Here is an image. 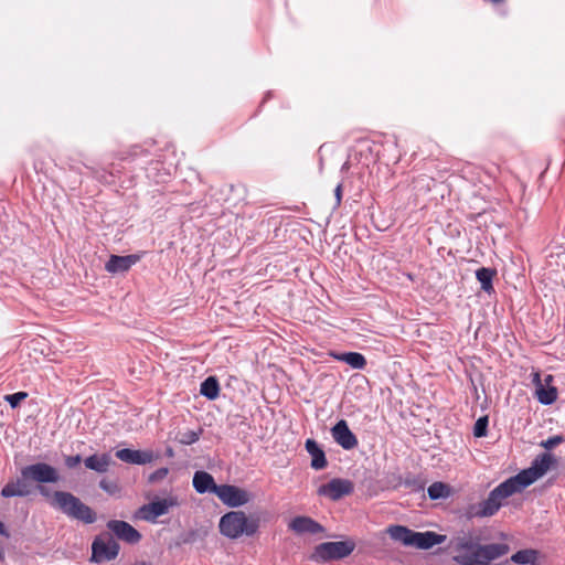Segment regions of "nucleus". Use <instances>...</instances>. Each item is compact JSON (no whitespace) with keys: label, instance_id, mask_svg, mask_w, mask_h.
Wrapping results in <instances>:
<instances>
[{"label":"nucleus","instance_id":"f257e3e1","mask_svg":"<svg viewBox=\"0 0 565 565\" xmlns=\"http://www.w3.org/2000/svg\"><path fill=\"white\" fill-rule=\"evenodd\" d=\"M452 559L459 565H489L510 552L507 543L480 544L478 537L459 535L451 541Z\"/></svg>","mask_w":565,"mask_h":565},{"label":"nucleus","instance_id":"f03ea898","mask_svg":"<svg viewBox=\"0 0 565 565\" xmlns=\"http://www.w3.org/2000/svg\"><path fill=\"white\" fill-rule=\"evenodd\" d=\"M51 507L61 511L66 516L85 524H92L97 519L92 508L67 491L53 492Z\"/></svg>","mask_w":565,"mask_h":565},{"label":"nucleus","instance_id":"7ed1b4c3","mask_svg":"<svg viewBox=\"0 0 565 565\" xmlns=\"http://www.w3.org/2000/svg\"><path fill=\"white\" fill-rule=\"evenodd\" d=\"M520 491L512 480L507 479L490 491L488 498L469 508L468 514L471 518H487L494 515L503 505V501Z\"/></svg>","mask_w":565,"mask_h":565},{"label":"nucleus","instance_id":"20e7f679","mask_svg":"<svg viewBox=\"0 0 565 565\" xmlns=\"http://www.w3.org/2000/svg\"><path fill=\"white\" fill-rule=\"evenodd\" d=\"M220 532L228 539H238L242 535H254L259 523L257 519H248L243 511H231L220 520Z\"/></svg>","mask_w":565,"mask_h":565},{"label":"nucleus","instance_id":"39448f33","mask_svg":"<svg viewBox=\"0 0 565 565\" xmlns=\"http://www.w3.org/2000/svg\"><path fill=\"white\" fill-rule=\"evenodd\" d=\"M555 462L556 459L552 454L543 452L534 458L529 468L523 469L513 477H510V480H512L513 484L521 492L523 489L543 477Z\"/></svg>","mask_w":565,"mask_h":565},{"label":"nucleus","instance_id":"423d86ee","mask_svg":"<svg viewBox=\"0 0 565 565\" xmlns=\"http://www.w3.org/2000/svg\"><path fill=\"white\" fill-rule=\"evenodd\" d=\"M355 544L351 541L324 542L315 547L311 559L315 562H330L349 556Z\"/></svg>","mask_w":565,"mask_h":565},{"label":"nucleus","instance_id":"0eeeda50","mask_svg":"<svg viewBox=\"0 0 565 565\" xmlns=\"http://www.w3.org/2000/svg\"><path fill=\"white\" fill-rule=\"evenodd\" d=\"M22 477L38 483H56L60 475L56 468L45 462H36L21 469Z\"/></svg>","mask_w":565,"mask_h":565},{"label":"nucleus","instance_id":"6e6552de","mask_svg":"<svg viewBox=\"0 0 565 565\" xmlns=\"http://www.w3.org/2000/svg\"><path fill=\"white\" fill-rule=\"evenodd\" d=\"M178 504L179 502L175 497L153 500L150 503L140 507L137 512V516L148 522H154L157 518L167 514L170 508Z\"/></svg>","mask_w":565,"mask_h":565},{"label":"nucleus","instance_id":"1a4fd4ad","mask_svg":"<svg viewBox=\"0 0 565 565\" xmlns=\"http://www.w3.org/2000/svg\"><path fill=\"white\" fill-rule=\"evenodd\" d=\"M216 495L225 505L231 508L242 507L252 499L246 490L232 484H221L217 488Z\"/></svg>","mask_w":565,"mask_h":565},{"label":"nucleus","instance_id":"9d476101","mask_svg":"<svg viewBox=\"0 0 565 565\" xmlns=\"http://www.w3.org/2000/svg\"><path fill=\"white\" fill-rule=\"evenodd\" d=\"M354 490L352 481L342 478H333L328 483L318 489V494L338 501L345 495H350Z\"/></svg>","mask_w":565,"mask_h":565},{"label":"nucleus","instance_id":"9b49d317","mask_svg":"<svg viewBox=\"0 0 565 565\" xmlns=\"http://www.w3.org/2000/svg\"><path fill=\"white\" fill-rule=\"evenodd\" d=\"M93 555L92 559L99 563L103 561H111L117 557L119 553L118 543L108 534L105 539L98 537L92 545Z\"/></svg>","mask_w":565,"mask_h":565},{"label":"nucleus","instance_id":"f8f14e48","mask_svg":"<svg viewBox=\"0 0 565 565\" xmlns=\"http://www.w3.org/2000/svg\"><path fill=\"white\" fill-rule=\"evenodd\" d=\"M331 435L334 441L345 450H351L358 446V438L350 430L349 425L344 419H340L331 428Z\"/></svg>","mask_w":565,"mask_h":565},{"label":"nucleus","instance_id":"ddd939ff","mask_svg":"<svg viewBox=\"0 0 565 565\" xmlns=\"http://www.w3.org/2000/svg\"><path fill=\"white\" fill-rule=\"evenodd\" d=\"M107 527L117 539L130 544L138 543L141 539V534L125 521L111 520L107 523Z\"/></svg>","mask_w":565,"mask_h":565},{"label":"nucleus","instance_id":"4468645a","mask_svg":"<svg viewBox=\"0 0 565 565\" xmlns=\"http://www.w3.org/2000/svg\"><path fill=\"white\" fill-rule=\"evenodd\" d=\"M116 457L127 463L131 465H146L154 459L151 450H134L129 448L119 449L116 451Z\"/></svg>","mask_w":565,"mask_h":565},{"label":"nucleus","instance_id":"2eb2a0df","mask_svg":"<svg viewBox=\"0 0 565 565\" xmlns=\"http://www.w3.org/2000/svg\"><path fill=\"white\" fill-rule=\"evenodd\" d=\"M139 259L140 256L138 255H111L105 265V269L110 274L125 273L138 263Z\"/></svg>","mask_w":565,"mask_h":565},{"label":"nucleus","instance_id":"dca6fc26","mask_svg":"<svg viewBox=\"0 0 565 565\" xmlns=\"http://www.w3.org/2000/svg\"><path fill=\"white\" fill-rule=\"evenodd\" d=\"M289 529L297 534H318L324 531L320 523L309 516H296L289 523Z\"/></svg>","mask_w":565,"mask_h":565},{"label":"nucleus","instance_id":"f3484780","mask_svg":"<svg viewBox=\"0 0 565 565\" xmlns=\"http://www.w3.org/2000/svg\"><path fill=\"white\" fill-rule=\"evenodd\" d=\"M30 494L31 489L29 480L22 476L13 481L8 482L1 490V495L3 498L28 497Z\"/></svg>","mask_w":565,"mask_h":565},{"label":"nucleus","instance_id":"a211bd4d","mask_svg":"<svg viewBox=\"0 0 565 565\" xmlns=\"http://www.w3.org/2000/svg\"><path fill=\"white\" fill-rule=\"evenodd\" d=\"M192 483H193V488L195 489V491L200 494H203L206 492L216 494L217 488L220 487L215 483L212 475H210L206 471L194 472Z\"/></svg>","mask_w":565,"mask_h":565},{"label":"nucleus","instance_id":"6ab92c4d","mask_svg":"<svg viewBox=\"0 0 565 565\" xmlns=\"http://www.w3.org/2000/svg\"><path fill=\"white\" fill-rule=\"evenodd\" d=\"M533 383L535 385V395L537 401L543 405H551L557 399V390L554 386L547 388L541 381L540 374L534 373Z\"/></svg>","mask_w":565,"mask_h":565},{"label":"nucleus","instance_id":"aec40b11","mask_svg":"<svg viewBox=\"0 0 565 565\" xmlns=\"http://www.w3.org/2000/svg\"><path fill=\"white\" fill-rule=\"evenodd\" d=\"M306 450L311 456V468L322 470L328 466L326 454L318 443L313 439H307L305 444Z\"/></svg>","mask_w":565,"mask_h":565},{"label":"nucleus","instance_id":"412c9836","mask_svg":"<svg viewBox=\"0 0 565 565\" xmlns=\"http://www.w3.org/2000/svg\"><path fill=\"white\" fill-rule=\"evenodd\" d=\"M387 533L394 541L401 542L405 546L415 547L417 532L403 525H391Z\"/></svg>","mask_w":565,"mask_h":565},{"label":"nucleus","instance_id":"4be33fe9","mask_svg":"<svg viewBox=\"0 0 565 565\" xmlns=\"http://www.w3.org/2000/svg\"><path fill=\"white\" fill-rule=\"evenodd\" d=\"M85 467L89 470H94L98 473H105L108 471L111 463V457L109 454L92 455L84 460Z\"/></svg>","mask_w":565,"mask_h":565},{"label":"nucleus","instance_id":"5701e85b","mask_svg":"<svg viewBox=\"0 0 565 565\" xmlns=\"http://www.w3.org/2000/svg\"><path fill=\"white\" fill-rule=\"evenodd\" d=\"M445 535L435 532H417L415 547L419 550H428L437 544L444 543Z\"/></svg>","mask_w":565,"mask_h":565},{"label":"nucleus","instance_id":"b1692460","mask_svg":"<svg viewBox=\"0 0 565 565\" xmlns=\"http://www.w3.org/2000/svg\"><path fill=\"white\" fill-rule=\"evenodd\" d=\"M332 356L355 370H363L366 365V359L359 352L334 353Z\"/></svg>","mask_w":565,"mask_h":565},{"label":"nucleus","instance_id":"393cba45","mask_svg":"<svg viewBox=\"0 0 565 565\" xmlns=\"http://www.w3.org/2000/svg\"><path fill=\"white\" fill-rule=\"evenodd\" d=\"M511 562L520 565H535L539 561V552L532 548L521 550L511 556Z\"/></svg>","mask_w":565,"mask_h":565},{"label":"nucleus","instance_id":"a878e982","mask_svg":"<svg viewBox=\"0 0 565 565\" xmlns=\"http://www.w3.org/2000/svg\"><path fill=\"white\" fill-rule=\"evenodd\" d=\"M495 275V270L487 267H481L476 271V277L481 284V289L488 294L493 291L492 280Z\"/></svg>","mask_w":565,"mask_h":565},{"label":"nucleus","instance_id":"bb28decb","mask_svg":"<svg viewBox=\"0 0 565 565\" xmlns=\"http://www.w3.org/2000/svg\"><path fill=\"white\" fill-rule=\"evenodd\" d=\"M200 393L207 399H215L220 394V384L216 377L209 376L205 379L201 384Z\"/></svg>","mask_w":565,"mask_h":565},{"label":"nucleus","instance_id":"cd10ccee","mask_svg":"<svg viewBox=\"0 0 565 565\" xmlns=\"http://www.w3.org/2000/svg\"><path fill=\"white\" fill-rule=\"evenodd\" d=\"M427 493L431 500L445 499L449 497V487L443 482H434L428 487Z\"/></svg>","mask_w":565,"mask_h":565},{"label":"nucleus","instance_id":"c85d7f7f","mask_svg":"<svg viewBox=\"0 0 565 565\" xmlns=\"http://www.w3.org/2000/svg\"><path fill=\"white\" fill-rule=\"evenodd\" d=\"M201 430H186L183 433H179L178 441L182 445H192L200 439Z\"/></svg>","mask_w":565,"mask_h":565},{"label":"nucleus","instance_id":"c756f323","mask_svg":"<svg viewBox=\"0 0 565 565\" xmlns=\"http://www.w3.org/2000/svg\"><path fill=\"white\" fill-rule=\"evenodd\" d=\"M488 416H482L477 419L473 427V435L476 437H483L487 435V428H488Z\"/></svg>","mask_w":565,"mask_h":565},{"label":"nucleus","instance_id":"7c9ffc66","mask_svg":"<svg viewBox=\"0 0 565 565\" xmlns=\"http://www.w3.org/2000/svg\"><path fill=\"white\" fill-rule=\"evenodd\" d=\"M28 397V393L25 392H17L14 394H10L6 396V401L10 404L11 407H17L23 399Z\"/></svg>","mask_w":565,"mask_h":565},{"label":"nucleus","instance_id":"2f4dec72","mask_svg":"<svg viewBox=\"0 0 565 565\" xmlns=\"http://www.w3.org/2000/svg\"><path fill=\"white\" fill-rule=\"evenodd\" d=\"M564 441V438L563 436L561 435H555V436H552L550 438H547L546 440H543L541 443V446L547 450L558 446L559 444H562Z\"/></svg>","mask_w":565,"mask_h":565},{"label":"nucleus","instance_id":"473e14b6","mask_svg":"<svg viewBox=\"0 0 565 565\" xmlns=\"http://www.w3.org/2000/svg\"><path fill=\"white\" fill-rule=\"evenodd\" d=\"M169 473L168 468H159L149 476V482H157L167 477Z\"/></svg>","mask_w":565,"mask_h":565},{"label":"nucleus","instance_id":"72a5a7b5","mask_svg":"<svg viewBox=\"0 0 565 565\" xmlns=\"http://www.w3.org/2000/svg\"><path fill=\"white\" fill-rule=\"evenodd\" d=\"M64 462L68 469H74L82 462V457L79 455L66 456Z\"/></svg>","mask_w":565,"mask_h":565},{"label":"nucleus","instance_id":"f704fd0d","mask_svg":"<svg viewBox=\"0 0 565 565\" xmlns=\"http://www.w3.org/2000/svg\"><path fill=\"white\" fill-rule=\"evenodd\" d=\"M99 487L105 490L106 492L108 493H114L115 489H116V484L115 483H109L107 482L106 480H102L99 482Z\"/></svg>","mask_w":565,"mask_h":565},{"label":"nucleus","instance_id":"c9c22d12","mask_svg":"<svg viewBox=\"0 0 565 565\" xmlns=\"http://www.w3.org/2000/svg\"><path fill=\"white\" fill-rule=\"evenodd\" d=\"M334 195H335V206H339L341 204L342 200V184L339 183L334 189Z\"/></svg>","mask_w":565,"mask_h":565},{"label":"nucleus","instance_id":"e433bc0d","mask_svg":"<svg viewBox=\"0 0 565 565\" xmlns=\"http://www.w3.org/2000/svg\"><path fill=\"white\" fill-rule=\"evenodd\" d=\"M38 490H39V492H40V494H41V495H43L44 498L50 499V502L52 501V495H53V493H51V492H50V490H49L46 487H44V486H39V487H38Z\"/></svg>","mask_w":565,"mask_h":565},{"label":"nucleus","instance_id":"4c0bfd02","mask_svg":"<svg viewBox=\"0 0 565 565\" xmlns=\"http://www.w3.org/2000/svg\"><path fill=\"white\" fill-rule=\"evenodd\" d=\"M0 534L9 537V532L7 531L6 525L0 521Z\"/></svg>","mask_w":565,"mask_h":565},{"label":"nucleus","instance_id":"58836bf2","mask_svg":"<svg viewBox=\"0 0 565 565\" xmlns=\"http://www.w3.org/2000/svg\"><path fill=\"white\" fill-rule=\"evenodd\" d=\"M553 381V376L552 375H547L544 380L545 384L546 385H550V383Z\"/></svg>","mask_w":565,"mask_h":565},{"label":"nucleus","instance_id":"ea45409f","mask_svg":"<svg viewBox=\"0 0 565 565\" xmlns=\"http://www.w3.org/2000/svg\"><path fill=\"white\" fill-rule=\"evenodd\" d=\"M135 565H148L147 563L142 562V563H137Z\"/></svg>","mask_w":565,"mask_h":565},{"label":"nucleus","instance_id":"a19ab883","mask_svg":"<svg viewBox=\"0 0 565 565\" xmlns=\"http://www.w3.org/2000/svg\"><path fill=\"white\" fill-rule=\"evenodd\" d=\"M0 557H2V552L0 551Z\"/></svg>","mask_w":565,"mask_h":565}]
</instances>
